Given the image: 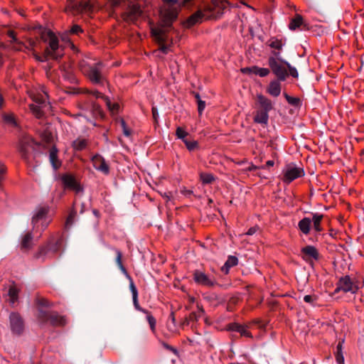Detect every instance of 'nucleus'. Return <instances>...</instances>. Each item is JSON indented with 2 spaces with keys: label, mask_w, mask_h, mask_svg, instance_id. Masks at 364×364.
I'll return each instance as SVG.
<instances>
[{
  "label": "nucleus",
  "mask_w": 364,
  "mask_h": 364,
  "mask_svg": "<svg viewBox=\"0 0 364 364\" xmlns=\"http://www.w3.org/2000/svg\"><path fill=\"white\" fill-rule=\"evenodd\" d=\"M284 44L282 39L277 37L274 38V77L277 80V81L274 80V97L279 96L281 93V81H285L289 75L294 78L299 77L296 68L291 66L279 52Z\"/></svg>",
  "instance_id": "f257e3e1"
},
{
  "label": "nucleus",
  "mask_w": 364,
  "mask_h": 364,
  "mask_svg": "<svg viewBox=\"0 0 364 364\" xmlns=\"http://www.w3.org/2000/svg\"><path fill=\"white\" fill-rule=\"evenodd\" d=\"M229 6L230 3L227 0H211L210 3L204 7L206 18L209 20L220 18Z\"/></svg>",
  "instance_id": "f03ea898"
},
{
  "label": "nucleus",
  "mask_w": 364,
  "mask_h": 364,
  "mask_svg": "<svg viewBox=\"0 0 364 364\" xmlns=\"http://www.w3.org/2000/svg\"><path fill=\"white\" fill-rule=\"evenodd\" d=\"M256 108L257 113L254 117L255 122L257 123L267 124L268 121V112L272 109L270 100L262 95H258Z\"/></svg>",
  "instance_id": "7ed1b4c3"
},
{
  "label": "nucleus",
  "mask_w": 364,
  "mask_h": 364,
  "mask_svg": "<svg viewBox=\"0 0 364 364\" xmlns=\"http://www.w3.org/2000/svg\"><path fill=\"white\" fill-rule=\"evenodd\" d=\"M37 321L40 325L50 323L53 326H63L66 323V318L59 315L57 312L45 311L38 310Z\"/></svg>",
  "instance_id": "20e7f679"
},
{
  "label": "nucleus",
  "mask_w": 364,
  "mask_h": 364,
  "mask_svg": "<svg viewBox=\"0 0 364 364\" xmlns=\"http://www.w3.org/2000/svg\"><path fill=\"white\" fill-rule=\"evenodd\" d=\"M49 208L46 206L39 207L33 217V231H43L50 223L51 219L48 216Z\"/></svg>",
  "instance_id": "39448f33"
},
{
  "label": "nucleus",
  "mask_w": 364,
  "mask_h": 364,
  "mask_svg": "<svg viewBox=\"0 0 364 364\" xmlns=\"http://www.w3.org/2000/svg\"><path fill=\"white\" fill-rule=\"evenodd\" d=\"M92 8L90 0H67L65 11L68 14L77 15L89 13L92 11Z\"/></svg>",
  "instance_id": "423d86ee"
},
{
  "label": "nucleus",
  "mask_w": 364,
  "mask_h": 364,
  "mask_svg": "<svg viewBox=\"0 0 364 364\" xmlns=\"http://www.w3.org/2000/svg\"><path fill=\"white\" fill-rule=\"evenodd\" d=\"M166 3L160 10L161 18L164 26H170L171 23L177 18L178 11L173 4L176 3V0H164Z\"/></svg>",
  "instance_id": "0eeeda50"
},
{
  "label": "nucleus",
  "mask_w": 364,
  "mask_h": 364,
  "mask_svg": "<svg viewBox=\"0 0 364 364\" xmlns=\"http://www.w3.org/2000/svg\"><path fill=\"white\" fill-rule=\"evenodd\" d=\"M100 65V64L90 65L82 61L80 63V69L93 83H100L102 79Z\"/></svg>",
  "instance_id": "6e6552de"
},
{
  "label": "nucleus",
  "mask_w": 364,
  "mask_h": 364,
  "mask_svg": "<svg viewBox=\"0 0 364 364\" xmlns=\"http://www.w3.org/2000/svg\"><path fill=\"white\" fill-rule=\"evenodd\" d=\"M43 38L46 42H48V47L46 49V54L51 58L57 59L60 56L58 53L59 48L58 39L57 36L50 31L43 35Z\"/></svg>",
  "instance_id": "1a4fd4ad"
},
{
  "label": "nucleus",
  "mask_w": 364,
  "mask_h": 364,
  "mask_svg": "<svg viewBox=\"0 0 364 364\" xmlns=\"http://www.w3.org/2000/svg\"><path fill=\"white\" fill-rule=\"evenodd\" d=\"M37 144L33 141V138L30 136H23L18 145V150L21 154L22 157L28 159L30 154H31L36 149Z\"/></svg>",
  "instance_id": "9d476101"
},
{
  "label": "nucleus",
  "mask_w": 364,
  "mask_h": 364,
  "mask_svg": "<svg viewBox=\"0 0 364 364\" xmlns=\"http://www.w3.org/2000/svg\"><path fill=\"white\" fill-rule=\"evenodd\" d=\"M193 277L194 282L201 286L211 287L216 284L213 276H209L200 270H195Z\"/></svg>",
  "instance_id": "9b49d317"
},
{
  "label": "nucleus",
  "mask_w": 364,
  "mask_h": 364,
  "mask_svg": "<svg viewBox=\"0 0 364 364\" xmlns=\"http://www.w3.org/2000/svg\"><path fill=\"white\" fill-rule=\"evenodd\" d=\"M10 327L14 334L20 335L24 330V322L18 313L12 312L9 316Z\"/></svg>",
  "instance_id": "f8f14e48"
},
{
  "label": "nucleus",
  "mask_w": 364,
  "mask_h": 364,
  "mask_svg": "<svg viewBox=\"0 0 364 364\" xmlns=\"http://www.w3.org/2000/svg\"><path fill=\"white\" fill-rule=\"evenodd\" d=\"M142 11L137 4L129 6L128 9L122 14V18L127 22L134 23L141 16Z\"/></svg>",
  "instance_id": "ddd939ff"
},
{
  "label": "nucleus",
  "mask_w": 364,
  "mask_h": 364,
  "mask_svg": "<svg viewBox=\"0 0 364 364\" xmlns=\"http://www.w3.org/2000/svg\"><path fill=\"white\" fill-rule=\"evenodd\" d=\"M58 250L57 242L49 241L46 245L42 246L39 248L36 255V258H44L50 257L55 254Z\"/></svg>",
  "instance_id": "4468645a"
},
{
  "label": "nucleus",
  "mask_w": 364,
  "mask_h": 364,
  "mask_svg": "<svg viewBox=\"0 0 364 364\" xmlns=\"http://www.w3.org/2000/svg\"><path fill=\"white\" fill-rule=\"evenodd\" d=\"M208 20L206 18V13L204 9L198 10L191 16H189L184 22L183 26L186 28H189L198 23H202L203 21Z\"/></svg>",
  "instance_id": "2eb2a0df"
},
{
  "label": "nucleus",
  "mask_w": 364,
  "mask_h": 364,
  "mask_svg": "<svg viewBox=\"0 0 364 364\" xmlns=\"http://www.w3.org/2000/svg\"><path fill=\"white\" fill-rule=\"evenodd\" d=\"M31 97L32 100L37 103V105L35 104H31L30 105V109L32 112L33 114L36 116V118H41L43 115V111L42 109V105L45 101V97L42 95L40 96H34L31 95Z\"/></svg>",
  "instance_id": "dca6fc26"
},
{
  "label": "nucleus",
  "mask_w": 364,
  "mask_h": 364,
  "mask_svg": "<svg viewBox=\"0 0 364 364\" xmlns=\"http://www.w3.org/2000/svg\"><path fill=\"white\" fill-rule=\"evenodd\" d=\"M338 283L340 289H342V291L344 292L355 294L358 289V287L354 284L353 281L348 275L341 277L338 280Z\"/></svg>",
  "instance_id": "f3484780"
},
{
  "label": "nucleus",
  "mask_w": 364,
  "mask_h": 364,
  "mask_svg": "<svg viewBox=\"0 0 364 364\" xmlns=\"http://www.w3.org/2000/svg\"><path fill=\"white\" fill-rule=\"evenodd\" d=\"M304 175L303 168L298 167H289L284 172L283 180L290 183L296 178H300Z\"/></svg>",
  "instance_id": "a211bd4d"
},
{
  "label": "nucleus",
  "mask_w": 364,
  "mask_h": 364,
  "mask_svg": "<svg viewBox=\"0 0 364 364\" xmlns=\"http://www.w3.org/2000/svg\"><path fill=\"white\" fill-rule=\"evenodd\" d=\"M94 168L105 174H108L109 168L105 159L100 154H95L91 159Z\"/></svg>",
  "instance_id": "6ab92c4d"
},
{
  "label": "nucleus",
  "mask_w": 364,
  "mask_h": 364,
  "mask_svg": "<svg viewBox=\"0 0 364 364\" xmlns=\"http://www.w3.org/2000/svg\"><path fill=\"white\" fill-rule=\"evenodd\" d=\"M302 257L306 261L311 259L318 260L319 259V254L316 248L311 245H307L301 249Z\"/></svg>",
  "instance_id": "aec40b11"
},
{
  "label": "nucleus",
  "mask_w": 364,
  "mask_h": 364,
  "mask_svg": "<svg viewBox=\"0 0 364 364\" xmlns=\"http://www.w3.org/2000/svg\"><path fill=\"white\" fill-rule=\"evenodd\" d=\"M129 280H130L129 287H130V290L132 294L133 304H134L135 309L138 311H140L144 313V314H148L147 310L141 308V306H139V304L138 301V291L134 284L132 279L129 277Z\"/></svg>",
  "instance_id": "412c9836"
},
{
  "label": "nucleus",
  "mask_w": 364,
  "mask_h": 364,
  "mask_svg": "<svg viewBox=\"0 0 364 364\" xmlns=\"http://www.w3.org/2000/svg\"><path fill=\"white\" fill-rule=\"evenodd\" d=\"M228 329L232 331H236L240 333L242 336L252 337L251 333L248 331L246 326H242L237 323H230Z\"/></svg>",
  "instance_id": "4be33fe9"
},
{
  "label": "nucleus",
  "mask_w": 364,
  "mask_h": 364,
  "mask_svg": "<svg viewBox=\"0 0 364 364\" xmlns=\"http://www.w3.org/2000/svg\"><path fill=\"white\" fill-rule=\"evenodd\" d=\"M62 181L64 186L66 188L78 191L80 189V186L75 179V178L70 175H65L62 177Z\"/></svg>",
  "instance_id": "5701e85b"
},
{
  "label": "nucleus",
  "mask_w": 364,
  "mask_h": 364,
  "mask_svg": "<svg viewBox=\"0 0 364 364\" xmlns=\"http://www.w3.org/2000/svg\"><path fill=\"white\" fill-rule=\"evenodd\" d=\"M1 118L4 123L10 127H17L18 122L13 113H2Z\"/></svg>",
  "instance_id": "b1692460"
},
{
  "label": "nucleus",
  "mask_w": 364,
  "mask_h": 364,
  "mask_svg": "<svg viewBox=\"0 0 364 364\" xmlns=\"http://www.w3.org/2000/svg\"><path fill=\"white\" fill-rule=\"evenodd\" d=\"M92 93L96 98L103 99L105 101L107 107L112 112H114L118 111L119 105L117 103L111 104L109 100L107 97H105L101 92L98 91H94Z\"/></svg>",
  "instance_id": "393cba45"
},
{
  "label": "nucleus",
  "mask_w": 364,
  "mask_h": 364,
  "mask_svg": "<svg viewBox=\"0 0 364 364\" xmlns=\"http://www.w3.org/2000/svg\"><path fill=\"white\" fill-rule=\"evenodd\" d=\"M311 220L309 218H304L298 223L299 230L304 234L308 235L311 230Z\"/></svg>",
  "instance_id": "a878e982"
},
{
  "label": "nucleus",
  "mask_w": 364,
  "mask_h": 364,
  "mask_svg": "<svg viewBox=\"0 0 364 364\" xmlns=\"http://www.w3.org/2000/svg\"><path fill=\"white\" fill-rule=\"evenodd\" d=\"M238 259L235 256H229L224 265L221 267L222 272L228 274L231 267H235L237 264Z\"/></svg>",
  "instance_id": "bb28decb"
},
{
  "label": "nucleus",
  "mask_w": 364,
  "mask_h": 364,
  "mask_svg": "<svg viewBox=\"0 0 364 364\" xmlns=\"http://www.w3.org/2000/svg\"><path fill=\"white\" fill-rule=\"evenodd\" d=\"M301 26H306V25L304 23L302 16L299 14H296L294 18H291L289 25V29L294 31L299 28Z\"/></svg>",
  "instance_id": "cd10ccee"
},
{
  "label": "nucleus",
  "mask_w": 364,
  "mask_h": 364,
  "mask_svg": "<svg viewBox=\"0 0 364 364\" xmlns=\"http://www.w3.org/2000/svg\"><path fill=\"white\" fill-rule=\"evenodd\" d=\"M32 235L31 233L27 232L24 235H23L21 242V247L22 250H28L32 246Z\"/></svg>",
  "instance_id": "c85d7f7f"
},
{
  "label": "nucleus",
  "mask_w": 364,
  "mask_h": 364,
  "mask_svg": "<svg viewBox=\"0 0 364 364\" xmlns=\"http://www.w3.org/2000/svg\"><path fill=\"white\" fill-rule=\"evenodd\" d=\"M50 161L55 169L58 168L61 165L58 159V151L55 148H53L50 151Z\"/></svg>",
  "instance_id": "c756f323"
},
{
  "label": "nucleus",
  "mask_w": 364,
  "mask_h": 364,
  "mask_svg": "<svg viewBox=\"0 0 364 364\" xmlns=\"http://www.w3.org/2000/svg\"><path fill=\"white\" fill-rule=\"evenodd\" d=\"M323 218V215L318 213H313V226L316 232H319L322 230L321 227V222Z\"/></svg>",
  "instance_id": "7c9ffc66"
},
{
  "label": "nucleus",
  "mask_w": 364,
  "mask_h": 364,
  "mask_svg": "<svg viewBox=\"0 0 364 364\" xmlns=\"http://www.w3.org/2000/svg\"><path fill=\"white\" fill-rule=\"evenodd\" d=\"M87 145V141L85 139L77 138L73 142V147L76 151H81L86 148Z\"/></svg>",
  "instance_id": "2f4dec72"
},
{
  "label": "nucleus",
  "mask_w": 364,
  "mask_h": 364,
  "mask_svg": "<svg viewBox=\"0 0 364 364\" xmlns=\"http://www.w3.org/2000/svg\"><path fill=\"white\" fill-rule=\"evenodd\" d=\"M151 35L155 38V39L159 43H164L165 41L164 33L161 28H151Z\"/></svg>",
  "instance_id": "473e14b6"
},
{
  "label": "nucleus",
  "mask_w": 364,
  "mask_h": 364,
  "mask_svg": "<svg viewBox=\"0 0 364 364\" xmlns=\"http://www.w3.org/2000/svg\"><path fill=\"white\" fill-rule=\"evenodd\" d=\"M9 302L11 304H14L18 300V290L15 286H11L9 289Z\"/></svg>",
  "instance_id": "72a5a7b5"
},
{
  "label": "nucleus",
  "mask_w": 364,
  "mask_h": 364,
  "mask_svg": "<svg viewBox=\"0 0 364 364\" xmlns=\"http://www.w3.org/2000/svg\"><path fill=\"white\" fill-rule=\"evenodd\" d=\"M200 178L203 183L205 184L211 183L215 180L213 175L208 173H201Z\"/></svg>",
  "instance_id": "f704fd0d"
},
{
  "label": "nucleus",
  "mask_w": 364,
  "mask_h": 364,
  "mask_svg": "<svg viewBox=\"0 0 364 364\" xmlns=\"http://www.w3.org/2000/svg\"><path fill=\"white\" fill-rule=\"evenodd\" d=\"M36 304L38 307H49L51 306L50 302L48 299L41 296L36 297Z\"/></svg>",
  "instance_id": "c9c22d12"
},
{
  "label": "nucleus",
  "mask_w": 364,
  "mask_h": 364,
  "mask_svg": "<svg viewBox=\"0 0 364 364\" xmlns=\"http://www.w3.org/2000/svg\"><path fill=\"white\" fill-rule=\"evenodd\" d=\"M284 97L286 98L287 101L291 105L294 107H297L300 104V100L297 97H294L289 96L287 92H284L283 93Z\"/></svg>",
  "instance_id": "e433bc0d"
},
{
  "label": "nucleus",
  "mask_w": 364,
  "mask_h": 364,
  "mask_svg": "<svg viewBox=\"0 0 364 364\" xmlns=\"http://www.w3.org/2000/svg\"><path fill=\"white\" fill-rule=\"evenodd\" d=\"M146 314V318H147L148 323L150 326V328H151V331L154 333L156 331V321L149 311H148V314Z\"/></svg>",
  "instance_id": "4c0bfd02"
},
{
  "label": "nucleus",
  "mask_w": 364,
  "mask_h": 364,
  "mask_svg": "<svg viewBox=\"0 0 364 364\" xmlns=\"http://www.w3.org/2000/svg\"><path fill=\"white\" fill-rule=\"evenodd\" d=\"M116 254H117L116 262H117L118 266L119 267V268L122 269V272H124V273H127L126 269L124 267V265L122 264V252L119 250H117Z\"/></svg>",
  "instance_id": "58836bf2"
},
{
  "label": "nucleus",
  "mask_w": 364,
  "mask_h": 364,
  "mask_svg": "<svg viewBox=\"0 0 364 364\" xmlns=\"http://www.w3.org/2000/svg\"><path fill=\"white\" fill-rule=\"evenodd\" d=\"M255 75H259L260 77H265L269 74V70L268 68H259L256 66V68H255Z\"/></svg>",
  "instance_id": "ea45409f"
},
{
  "label": "nucleus",
  "mask_w": 364,
  "mask_h": 364,
  "mask_svg": "<svg viewBox=\"0 0 364 364\" xmlns=\"http://www.w3.org/2000/svg\"><path fill=\"white\" fill-rule=\"evenodd\" d=\"M188 132L181 127H178L176 131V135L178 139L186 140V137L188 136Z\"/></svg>",
  "instance_id": "a19ab883"
},
{
  "label": "nucleus",
  "mask_w": 364,
  "mask_h": 364,
  "mask_svg": "<svg viewBox=\"0 0 364 364\" xmlns=\"http://www.w3.org/2000/svg\"><path fill=\"white\" fill-rule=\"evenodd\" d=\"M183 143L189 151H193L198 147V142L195 140L189 141L186 139L183 140Z\"/></svg>",
  "instance_id": "79ce46f5"
},
{
  "label": "nucleus",
  "mask_w": 364,
  "mask_h": 364,
  "mask_svg": "<svg viewBox=\"0 0 364 364\" xmlns=\"http://www.w3.org/2000/svg\"><path fill=\"white\" fill-rule=\"evenodd\" d=\"M198 312H193L191 315H190V318L191 319H196V320H198V318L201 317L202 316H203L204 314V310L202 307H200L198 305Z\"/></svg>",
  "instance_id": "37998d69"
},
{
  "label": "nucleus",
  "mask_w": 364,
  "mask_h": 364,
  "mask_svg": "<svg viewBox=\"0 0 364 364\" xmlns=\"http://www.w3.org/2000/svg\"><path fill=\"white\" fill-rule=\"evenodd\" d=\"M255 68H256V66L242 68L240 69V72L248 75H255L256 70Z\"/></svg>",
  "instance_id": "c03bdc74"
},
{
  "label": "nucleus",
  "mask_w": 364,
  "mask_h": 364,
  "mask_svg": "<svg viewBox=\"0 0 364 364\" xmlns=\"http://www.w3.org/2000/svg\"><path fill=\"white\" fill-rule=\"evenodd\" d=\"M317 297L315 295H306L304 297V301L310 304L311 306H315V301Z\"/></svg>",
  "instance_id": "a18cd8bd"
},
{
  "label": "nucleus",
  "mask_w": 364,
  "mask_h": 364,
  "mask_svg": "<svg viewBox=\"0 0 364 364\" xmlns=\"http://www.w3.org/2000/svg\"><path fill=\"white\" fill-rule=\"evenodd\" d=\"M121 125L122 127L123 133L126 136H131L132 132L129 129V127L127 126L125 121L123 119H121L120 120Z\"/></svg>",
  "instance_id": "49530a36"
},
{
  "label": "nucleus",
  "mask_w": 364,
  "mask_h": 364,
  "mask_svg": "<svg viewBox=\"0 0 364 364\" xmlns=\"http://www.w3.org/2000/svg\"><path fill=\"white\" fill-rule=\"evenodd\" d=\"M76 213L75 212H71L69 215L68 216L65 222V226L70 227L73 225Z\"/></svg>",
  "instance_id": "de8ad7c7"
},
{
  "label": "nucleus",
  "mask_w": 364,
  "mask_h": 364,
  "mask_svg": "<svg viewBox=\"0 0 364 364\" xmlns=\"http://www.w3.org/2000/svg\"><path fill=\"white\" fill-rule=\"evenodd\" d=\"M11 44V47L13 49L16 50H22L23 48L24 47V45L23 43L17 40V42H14Z\"/></svg>",
  "instance_id": "09e8293b"
},
{
  "label": "nucleus",
  "mask_w": 364,
  "mask_h": 364,
  "mask_svg": "<svg viewBox=\"0 0 364 364\" xmlns=\"http://www.w3.org/2000/svg\"><path fill=\"white\" fill-rule=\"evenodd\" d=\"M71 34L79 35L82 33V29L78 25H74L70 30Z\"/></svg>",
  "instance_id": "8fccbe9b"
},
{
  "label": "nucleus",
  "mask_w": 364,
  "mask_h": 364,
  "mask_svg": "<svg viewBox=\"0 0 364 364\" xmlns=\"http://www.w3.org/2000/svg\"><path fill=\"white\" fill-rule=\"evenodd\" d=\"M274 159H277V161L279 162V156H278V154L275 152V151H284V146L283 145H281V144H275L274 143Z\"/></svg>",
  "instance_id": "3c124183"
},
{
  "label": "nucleus",
  "mask_w": 364,
  "mask_h": 364,
  "mask_svg": "<svg viewBox=\"0 0 364 364\" xmlns=\"http://www.w3.org/2000/svg\"><path fill=\"white\" fill-rule=\"evenodd\" d=\"M205 107V102L201 100H198V110L199 114H201Z\"/></svg>",
  "instance_id": "603ef678"
},
{
  "label": "nucleus",
  "mask_w": 364,
  "mask_h": 364,
  "mask_svg": "<svg viewBox=\"0 0 364 364\" xmlns=\"http://www.w3.org/2000/svg\"><path fill=\"white\" fill-rule=\"evenodd\" d=\"M161 344H162L163 347L165 348L166 349L173 352L174 354H177L178 351L175 348L171 346L170 345H168V343H166L165 342H161Z\"/></svg>",
  "instance_id": "864d4df0"
},
{
  "label": "nucleus",
  "mask_w": 364,
  "mask_h": 364,
  "mask_svg": "<svg viewBox=\"0 0 364 364\" xmlns=\"http://www.w3.org/2000/svg\"><path fill=\"white\" fill-rule=\"evenodd\" d=\"M7 35L9 38H11V43L17 42L18 39L16 38V33L14 31H9Z\"/></svg>",
  "instance_id": "5fc2aeb1"
},
{
  "label": "nucleus",
  "mask_w": 364,
  "mask_h": 364,
  "mask_svg": "<svg viewBox=\"0 0 364 364\" xmlns=\"http://www.w3.org/2000/svg\"><path fill=\"white\" fill-rule=\"evenodd\" d=\"M336 356L337 363L338 364H341L343 363L344 358H343L342 353H336Z\"/></svg>",
  "instance_id": "6e6d98bb"
},
{
  "label": "nucleus",
  "mask_w": 364,
  "mask_h": 364,
  "mask_svg": "<svg viewBox=\"0 0 364 364\" xmlns=\"http://www.w3.org/2000/svg\"><path fill=\"white\" fill-rule=\"evenodd\" d=\"M151 112H152V115H153V117L154 119V120L156 122L157 121V117H158V110L156 109V107H153L152 109H151Z\"/></svg>",
  "instance_id": "4d7b16f0"
},
{
  "label": "nucleus",
  "mask_w": 364,
  "mask_h": 364,
  "mask_svg": "<svg viewBox=\"0 0 364 364\" xmlns=\"http://www.w3.org/2000/svg\"><path fill=\"white\" fill-rule=\"evenodd\" d=\"M257 230V227H252V228H250L248 231L247 232V235H252L253 234H255Z\"/></svg>",
  "instance_id": "13d9d810"
},
{
  "label": "nucleus",
  "mask_w": 364,
  "mask_h": 364,
  "mask_svg": "<svg viewBox=\"0 0 364 364\" xmlns=\"http://www.w3.org/2000/svg\"><path fill=\"white\" fill-rule=\"evenodd\" d=\"M164 43H161L160 46V50L162 51L164 53H167L168 51V47L164 45Z\"/></svg>",
  "instance_id": "bf43d9fd"
},
{
  "label": "nucleus",
  "mask_w": 364,
  "mask_h": 364,
  "mask_svg": "<svg viewBox=\"0 0 364 364\" xmlns=\"http://www.w3.org/2000/svg\"><path fill=\"white\" fill-rule=\"evenodd\" d=\"M342 342H339L337 345V347H336V353H341V350H342Z\"/></svg>",
  "instance_id": "052dcab7"
},
{
  "label": "nucleus",
  "mask_w": 364,
  "mask_h": 364,
  "mask_svg": "<svg viewBox=\"0 0 364 364\" xmlns=\"http://www.w3.org/2000/svg\"><path fill=\"white\" fill-rule=\"evenodd\" d=\"M28 46L32 48L35 46V44H36V42L35 41L32 40V39H29L28 41Z\"/></svg>",
  "instance_id": "680f3d73"
},
{
  "label": "nucleus",
  "mask_w": 364,
  "mask_h": 364,
  "mask_svg": "<svg viewBox=\"0 0 364 364\" xmlns=\"http://www.w3.org/2000/svg\"><path fill=\"white\" fill-rule=\"evenodd\" d=\"M268 91L270 94H273V82L269 83Z\"/></svg>",
  "instance_id": "e2e57ef3"
},
{
  "label": "nucleus",
  "mask_w": 364,
  "mask_h": 364,
  "mask_svg": "<svg viewBox=\"0 0 364 364\" xmlns=\"http://www.w3.org/2000/svg\"><path fill=\"white\" fill-rule=\"evenodd\" d=\"M340 291H342V289H340L339 283H337V287L336 289L334 290V294L338 293Z\"/></svg>",
  "instance_id": "0e129e2a"
},
{
  "label": "nucleus",
  "mask_w": 364,
  "mask_h": 364,
  "mask_svg": "<svg viewBox=\"0 0 364 364\" xmlns=\"http://www.w3.org/2000/svg\"><path fill=\"white\" fill-rule=\"evenodd\" d=\"M35 57H36V59L37 60H38V61H43V59L41 57H40V56H38L37 55H36Z\"/></svg>",
  "instance_id": "69168bd1"
},
{
  "label": "nucleus",
  "mask_w": 364,
  "mask_h": 364,
  "mask_svg": "<svg viewBox=\"0 0 364 364\" xmlns=\"http://www.w3.org/2000/svg\"><path fill=\"white\" fill-rule=\"evenodd\" d=\"M269 63L270 67H272V65H273V58H269Z\"/></svg>",
  "instance_id": "338daca9"
},
{
  "label": "nucleus",
  "mask_w": 364,
  "mask_h": 364,
  "mask_svg": "<svg viewBox=\"0 0 364 364\" xmlns=\"http://www.w3.org/2000/svg\"><path fill=\"white\" fill-rule=\"evenodd\" d=\"M113 4H114V6H117V5H118V4H120V1H119V0H114V1H113Z\"/></svg>",
  "instance_id": "774afa93"
}]
</instances>
